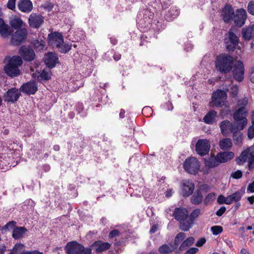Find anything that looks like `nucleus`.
Segmentation results:
<instances>
[{
	"mask_svg": "<svg viewBox=\"0 0 254 254\" xmlns=\"http://www.w3.org/2000/svg\"><path fill=\"white\" fill-rule=\"evenodd\" d=\"M233 61V57L229 55L220 54L216 58L215 68L221 73H228L232 69Z\"/></svg>",
	"mask_w": 254,
	"mask_h": 254,
	"instance_id": "obj_1",
	"label": "nucleus"
},
{
	"mask_svg": "<svg viewBox=\"0 0 254 254\" xmlns=\"http://www.w3.org/2000/svg\"><path fill=\"white\" fill-rule=\"evenodd\" d=\"M22 64V60L19 56H13L4 67L5 73L9 77H14L20 73L19 67Z\"/></svg>",
	"mask_w": 254,
	"mask_h": 254,
	"instance_id": "obj_2",
	"label": "nucleus"
},
{
	"mask_svg": "<svg viewBox=\"0 0 254 254\" xmlns=\"http://www.w3.org/2000/svg\"><path fill=\"white\" fill-rule=\"evenodd\" d=\"M248 112L246 108H239L233 114V119L237 129L243 130L248 124Z\"/></svg>",
	"mask_w": 254,
	"mask_h": 254,
	"instance_id": "obj_3",
	"label": "nucleus"
},
{
	"mask_svg": "<svg viewBox=\"0 0 254 254\" xmlns=\"http://www.w3.org/2000/svg\"><path fill=\"white\" fill-rule=\"evenodd\" d=\"M66 254H91L90 248H85L76 241L68 242L65 247Z\"/></svg>",
	"mask_w": 254,
	"mask_h": 254,
	"instance_id": "obj_4",
	"label": "nucleus"
},
{
	"mask_svg": "<svg viewBox=\"0 0 254 254\" xmlns=\"http://www.w3.org/2000/svg\"><path fill=\"white\" fill-rule=\"evenodd\" d=\"M153 13L147 9L141 10L136 17V22L141 28L148 27L152 22Z\"/></svg>",
	"mask_w": 254,
	"mask_h": 254,
	"instance_id": "obj_5",
	"label": "nucleus"
},
{
	"mask_svg": "<svg viewBox=\"0 0 254 254\" xmlns=\"http://www.w3.org/2000/svg\"><path fill=\"white\" fill-rule=\"evenodd\" d=\"M28 31L26 28L16 30L10 35V44L14 46H19L24 43L27 39Z\"/></svg>",
	"mask_w": 254,
	"mask_h": 254,
	"instance_id": "obj_6",
	"label": "nucleus"
},
{
	"mask_svg": "<svg viewBox=\"0 0 254 254\" xmlns=\"http://www.w3.org/2000/svg\"><path fill=\"white\" fill-rule=\"evenodd\" d=\"M226 92L222 90H217L213 92L211 101L209 102L210 107H222L227 99Z\"/></svg>",
	"mask_w": 254,
	"mask_h": 254,
	"instance_id": "obj_7",
	"label": "nucleus"
},
{
	"mask_svg": "<svg viewBox=\"0 0 254 254\" xmlns=\"http://www.w3.org/2000/svg\"><path fill=\"white\" fill-rule=\"evenodd\" d=\"M183 167L187 172L195 175L197 173L199 170V162L195 157H190L186 159Z\"/></svg>",
	"mask_w": 254,
	"mask_h": 254,
	"instance_id": "obj_8",
	"label": "nucleus"
},
{
	"mask_svg": "<svg viewBox=\"0 0 254 254\" xmlns=\"http://www.w3.org/2000/svg\"><path fill=\"white\" fill-rule=\"evenodd\" d=\"M21 95V92L18 89L13 87L8 89L4 94L3 99L5 102L14 103L16 102Z\"/></svg>",
	"mask_w": 254,
	"mask_h": 254,
	"instance_id": "obj_9",
	"label": "nucleus"
},
{
	"mask_svg": "<svg viewBox=\"0 0 254 254\" xmlns=\"http://www.w3.org/2000/svg\"><path fill=\"white\" fill-rule=\"evenodd\" d=\"M210 148V143L206 139H199L195 145V151L201 156H203L208 154Z\"/></svg>",
	"mask_w": 254,
	"mask_h": 254,
	"instance_id": "obj_10",
	"label": "nucleus"
},
{
	"mask_svg": "<svg viewBox=\"0 0 254 254\" xmlns=\"http://www.w3.org/2000/svg\"><path fill=\"white\" fill-rule=\"evenodd\" d=\"M244 65L241 61H237L232 70L234 78L238 82H242L244 78Z\"/></svg>",
	"mask_w": 254,
	"mask_h": 254,
	"instance_id": "obj_11",
	"label": "nucleus"
},
{
	"mask_svg": "<svg viewBox=\"0 0 254 254\" xmlns=\"http://www.w3.org/2000/svg\"><path fill=\"white\" fill-rule=\"evenodd\" d=\"M247 18L246 10L240 8L236 10V14L234 15L233 19L235 25L238 27H241L245 24Z\"/></svg>",
	"mask_w": 254,
	"mask_h": 254,
	"instance_id": "obj_12",
	"label": "nucleus"
},
{
	"mask_svg": "<svg viewBox=\"0 0 254 254\" xmlns=\"http://www.w3.org/2000/svg\"><path fill=\"white\" fill-rule=\"evenodd\" d=\"M19 54L24 60L31 62L35 58V53L34 50L29 46H22L19 49Z\"/></svg>",
	"mask_w": 254,
	"mask_h": 254,
	"instance_id": "obj_13",
	"label": "nucleus"
},
{
	"mask_svg": "<svg viewBox=\"0 0 254 254\" xmlns=\"http://www.w3.org/2000/svg\"><path fill=\"white\" fill-rule=\"evenodd\" d=\"M44 18L40 14L32 13L29 16L28 23L29 26L33 28H39L44 23Z\"/></svg>",
	"mask_w": 254,
	"mask_h": 254,
	"instance_id": "obj_14",
	"label": "nucleus"
},
{
	"mask_svg": "<svg viewBox=\"0 0 254 254\" xmlns=\"http://www.w3.org/2000/svg\"><path fill=\"white\" fill-rule=\"evenodd\" d=\"M228 38L225 39V45L227 50L234 51L238 45L239 38L233 32L229 31Z\"/></svg>",
	"mask_w": 254,
	"mask_h": 254,
	"instance_id": "obj_15",
	"label": "nucleus"
},
{
	"mask_svg": "<svg viewBox=\"0 0 254 254\" xmlns=\"http://www.w3.org/2000/svg\"><path fill=\"white\" fill-rule=\"evenodd\" d=\"M236 123H231L228 120H225L221 122L220 127L222 134L227 136L229 132H232L235 129H238Z\"/></svg>",
	"mask_w": 254,
	"mask_h": 254,
	"instance_id": "obj_16",
	"label": "nucleus"
},
{
	"mask_svg": "<svg viewBox=\"0 0 254 254\" xmlns=\"http://www.w3.org/2000/svg\"><path fill=\"white\" fill-rule=\"evenodd\" d=\"M49 43L57 48L60 46L64 42V37L63 35L58 32L50 33L48 35Z\"/></svg>",
	"mask_w": 254,
	"mask_h": 254,
	"instance_id": "obj_17",
	"label": "nucleus"
},
{
	"mask_svg": "<svg viewBox=\"0 0 254 254\" xmlns=\"http://www.w3.org/2000/svg\"><path fill=\"white\" fill-rule=\"evenodd\" d=\"M58 59L57 55L55 53L49 52L44 56L45 64L49 68H53L56 66Z\"/></svg>",
	"mask_w": 254,
	"mask_h": 254,
	"instance_id": "obj_18",
	"label": "nucleus"
},
{
	"mask_svg": "<svg viewBox=\"0 0 254 254\" xmlns=\"http://www.w3.org/2000/svg\"><path fill=\"white\" fill-rule=\"evenodd\" d=\"M38 88L35 81H30L23 84L20 88V90L27 94H34Z\"/></svg>",
	"mask_w": 254,
	"mask_h": 254,
	"instance_id": "obj_19",
	"label": "nucleus"
},
{
	"mask_svg": "<svg viewBox=\"0 0 254 254\" xmlns=\"http://www.w3.org/2000/svg\"><path fill=\"white\" fill-rule=\"evenodd\" d=\"M235 15L234 11L230 5H226L222 11V16L224 21L226 23L230 22Z\"/></svg>",
	"mask_w": 254,
	"mask_h": 254,
	"instance_id": "obj_20",
	"label": "nucleus"
},
{
	"mask_svg": "<svg viewBox=\"0 0 254 254\" xmlns=\"http://www.w3.org/2000/svg\"><path fill=\"white\" fill-rule=\"evenodd\" d=\"M13 33V29L6 24L3 19L0 18V35L3 38H8Z\"/></svg>",
	"mask_w": 254,
	"mask_h": 254,
	"instance_id": "obj_21",
	"label": "nucleus"
},
{
	"mask_svg": "<svg viewBox=\"0 0 254 254\" xmlns=\"http://www.w3.org/2000/svg\"><path fill=\"white\" fill-rule=\"evenodd\" d=\"M194 189V186L191 182L185 180L182 186L181 194L183 196H188L191 194Z\"/></svg>",
	"mask_w": 254,
	"mask_h": 254,
	"instance_id": "obj_22",
	"label": "nucleus"
},
{
	"mask_svg": "<svg viewBox=\"0 0 254 254\" xmlns=\"http://www.w3.org/2000/svg\"><path fill=\"white\" fill-rule=\"evenodd\" d=\"M188 216V211L185 208H176L173 213L175 219L179 222L183 220L185 218H187Z\"/></svg>",
	"mask_w": 254,
	"mask_h": 254,
	"instance_id": "obj_23",
	"label": "nucleus"
},
{
	"mask_svg": "<svg viewBox=\"0 0 254 254\" xmlns=\"http://www.w3.org/2000/svg\"><path fill=\"white\" fill-rule=\"evenodd\" d=\"M9 24L15 30L25 28V23L19 17L14 16L10 18Z\"/></svg>",
	"mask_w": 254,
	"mask_h": 254,
	"instance_id": "obj_24",
	"label": "nucleus"
},
{
	"mask_svg": "<svg viewBox=\"0 0 254 254\" xmlns=\"http://www.w3.org/2000/svg\"><path fill=\"white\" fill-rule=\"evenodd\" d=\"M242 35L245 41H250L254 38V24L243 28Z\"/></svg>",
	"mask_w": 254,
	"mask_h": 254,
	"instance_id": "obj_25",
	"label": "nucleus"
},
{
	"mask_svg": "<svg viewBox=\"0 0 254 254\" xmlns=\"http://www.w3.org/2000/svg\"><path fill=\"white\" fill-rule=\"evenodd\" d=\"M17 6L20 11L26 13H29L33 9V4L30 0H20Z\"/></svg>",
	"mask_w": 254,
	"mask_h": 254,
	"instance_id": "obj_26",
	"label": "nucleus"
},
{
	"mask_svg": "<svg viewBox=\"0 0 254 254\" xmlns=\"http://www.w3.org/2000/svg\"><path fill=\"white\" fill-rule=\"evenodd\" d=\"M32 77L36 80H48L51 78V72L46 69H44L41 72L36 71L32 74Z\"/></svg>",
	"mask_w": 254,
	"mask_h": 254,
	"instance_id": "obj_27",
	"label": "nucleus"
},
{
	"mask_svg": "<svg viewBox=\"0 0 254 254\" xmlns=\"http://www.w3.org/2000/svg\"><path fill=\"white\" fill-rule=\"evenodd\" d=\"M92 246L95 247L96 252L100 254L106 250H109L111 247V245L108 242L97 241L93 244Z\"/></svg>",
	"mask_w": 254,
	"mask_h": 254,
	"instance_id": "obj_28",
	"label": "nucleus"
},
{
	"mask_svg": "<svg viewBox=\"0 0 254 254\" xmlns=\"http://www.w3.org/2000/svg\"><path fill=\"white\" fill-rule=\"evenodd\" d=\"M216 156L219 163H221L227 162L232 159L234 157V154L231 151H224L219 152Z\"/></svg>",
	"mask_w": 254,
	"mask_h": 254,
	"instance_id": "obj_29",
	"label": "nucleus"
},
{
	"mask_svg": "<svg viewBox=\"0 0 254 254\" xmlns=\"http://www.w3.org/2000/svg\"><path fill=\"white\" fill-rule=\"evenodd\" d=\"M180 13L179 10L175 6L171 7L165 15L166 20L170 21L177 17Z\"/></svg>",
	"mask_w": 254,
	"mask_h": 254,
	"instance_id": "obj_30",
	"label": "nucleus"
},
{
	"mask_svg": "<svg viewBox=\"0 0 254 254\" xmlns=\"http://www.w3.org/2000/svg\"><path fill=\"white\" fill-rule=\"evenodd\" d=\"M28 232V230L24 227H15L13 230L12 237L14 239H19Z\"/></svg>",
	"mask_w": 254,
	"mask_h": 254,
	"instance_id": "obj_31",
	"label": "nucleus"
},
{
	"mask_svg": "<svg viewBox=\"0 0 254 254\" xmlns=\"http://www.w3.org/2000/svg\"><path fill=\"white\" fill-rule=\"evenodd\" d=\"M179 222V228L184 231H188L192 227L193 224V222L190 219L189 216L187 218H185Z\"/></svg>",
	"mask_w": 254,
	"mask_h": 254,
	"instance_id": "obj_32",
	"label": "nucleus"
},
{
	"mask_svg": "<svg viewBox=\"0 0 254 254\" xmlns=\"http://www.w3.org/2000/svg\"><path fill=\"white\" fill-rule=\"evenodd\" d=\"M217 113L216 111L211 110L203 118V121L207 124H212L215 122Z\"/></svg>",
	"mask_w": 254,
	"mask_h": 254,
	"instance_id": "obj_33",
	"label": "nucleus"
},
{
	"mask_svg": "<svg viewBox=\"0 0 254 254\" xmlns=\"http://www.w3.org/2000/svg\"><path fill=\"white\" fill-rule=\"evenodd\" d=\"M176 249V248L173 244H164L158 248V251L161 254H167L173 252Z\"/></svg>",
	"mask_w": 254,
	"mask_h": 254,
	"instance_id": "obj_34",
	"label": "nucleus"
},
{
	"mask_svg": "<svg viewBox=\"0 0 254 254\" xmlns=\"http://www.w3.org/2000/svg\"><path fill=\"white\" fill-rule=\"evenodd\" d=\"M32 44L35 50L37 51H41L46 49V42L42 39L34 40L32 42Z\"/></svg>",
	"mask_w": 254,
	"mask_h": 254,
	"instance_id": "obj_35",
	"label": "nucleus"
},
{
	"mask_svg": "<svg viewBox=\"0 0 254 254\" xmlns=\"http://www.w3.org/2000/svg\"><path fill=\"white\" fill-rule=\"evenodd\" d=\"M219 144L222 150H227L231 148L232 143L231 139L225 138L219 141Z\"/></svg>",
	"mask_w": 254,
	"mask_h": 254,
	"instance_id": "obj_36",
	"label": "nucleus"
},
{
	"mask_svg": "<svg viewBox=\"0 0 254 254\" xmlns=\"http://www.w3.org/2000/svg\"><path fill=\"white\" fill-rule=\"evenodd\" d=\"M240 129H235L232 132L233 138L235 143L238 145H241L243 141V135L240 131Z\"/></svg>",
	"mask_w": 254,
	"mask_h": 254,
	"instance_id": "obj_37",
	"label": "nucleus"
},
{
	"mask_svg": "<svg viewBox=\"0 0 254 254\" xmlns=\"http://www.w3.org/2000/svg\"><path fill=\"white\" fill-rule=\"evenodd\" d=\"M250 156V153L248 152V150H245L240 154V155L236 159L237 163L238 165H242L245 163L248 159V157Z\"/></svg>",
	"mask_w": 254,
	"mask_h": 254,
	"instance_id": "obj_38",
	"label": "nucleus"
},
{
	"mask_svg": "<svg viewBox=\"0 0 254 254\" xmlns=\"http://www.w3.org/2000/svg\"><path fill=\"white\" fill-rule=\"evenodd\" d=\"M205 164L208 168H212L218 166L220 163L217 158V156L214 157H210L205 160Z\"/></svg>",
	"mask_w": 254,
	"mask_h": 254,
	"instance_id": "obj_39",
	"label": "nucleus"
},
{
	"mask_svg": "<svg viewBox=\"0 0 254 254\" xmlns=\"http://www.w3.org/2000/svg\"><path fill=\"white\" fill-rule=\"evenodd\" d=\"M194 242V239L192 237H190L184 240L179 247V250L181 251L186 250L189 246H191Z\"/></svg>",
	"mask_w": 254,
	"mask_h": 254,
	"instance_id": "obj_40",
	"label": "nucleus"
},
{
	"mask_svg": "<svg viewBox=\"0 0 254 254\" xmlns=\"http://www.w3.org/2000/svg\"><path fill=\"white\" fill-rule=\"evenodd\" d=\"M203 196L200 190L195 192L191 197V202L194 204H199L202 201Z\"/></svg>",
	"mask_w": 254,
	"mask_h": 254,
	"instance_id": "obj_41",
	"label": "nucleus"
},
{
	"mask_svg": "<svg viewBox=\"0 0 254 254\" xmlns=\"http://www.w3.org/2000/svg\"><path fill=\"white\" fill-rule=\"evenodd\" d=\"M245 193V189L238 190L233 194L229 195L233 202L239 201Z\"/></svg>",
	"mask_w": 254,
	"mask_h": 254,
	"instance_id": "obj_42",
	"label": "nucleus"
},
{
	"mask_svg": "<svg viewBox=\"0 0 254 254\" xmlns=\"http://www.w3.org/2000/svg\"><path fill=\"white\" fill-rule=\"evenodd\" d=\"M186 237V235L184 232L179 233L175 237L173 245L176 248H178L179 244L182 242Z\"/></svg>",
	"mask_w": 254,
	"mask_h": 254,
	"instance_id": "obj_43",
	"label": "nucleus"
},
{
	"mask_svg": "<svg viewBox=\"0 0 254 254\" xmlns=\"http://www.w3.org/2000/svg\"><path fill=\"white\" fill-rule=\"evenodd\" d=\"M58 50L63 53H66L71 49V46L66 44H62L57 48Z\"/></svg>",
	"mask_w": 254,
	"mask_h": 254,
	"instance_id": "obj_44",
	"label": "nucleus"
},
{
	"mask_svg": "<svg viewBox=\"0 0 254 254\" xmlns=\"http://www.w3.org/2000/svg\"><path fill=\"white\" fill-rule=\"evenodd\" d=\"M200 213L201 210L200 209H195L192 211L189 217L194 223L195 219L199 216V215L200 214Z\"/></svg>",
	"mask_w": 254,
	"mask_h": 254,
	"instance_id": "obj_45",
	"label": "nucleus"
},
{
	"mask_svg": "<svg viewBox=\"0 0 254 254\" xmlns=\"http://www.w3.org/2000/svg\"><path fill=\"white\" fill-rule=\"evenodd\" d=\"M239 91V87L237 85H233L230 88V96L232 98H235L237 96Z\"/></svg>",
	"mask_w": 254,
	"mask_h": 254,
	"instance_id": "obj_46",
	"label": "nucleus"
},
{
	"mask_svg": "<svg viewBox=\"0 0 254 254\" xmlns=\"http://www.w3.org/2000/svg\"><path fill=\"white\" fill-rule=\"evenodd\" d=\"M252 125L248 129V137L250 139H252L254 137V120H252Z\"/></svg>",
	"mask_w": 254,
	"mask_h": 254,
	"instance_id": "obj_47",
	"label": "nucleus"
},
{
	"mask_svg": "<svg viewBox=\"0 0 254 254\" xmlns=\"http://www.w3.org/2000/svg\"><path fill=\"white\" fill-rule=\"evenodd\" d=\"M211 231L214 235H217L223 231V228L220 226H214L211 227Z\"/></svg>",
	"mask_w": 254,
	"mask_h": 254,
	"instance_id": "obj_48",
	"label": "nucleus"
},
{
	"mask_svg": "<svg viewBox=\"0 0 254 254\" xmlns=\"http://www.w3.org/2000/svg\"><path fill=\"white\" fill-rule=\"evenodd\" d=\"M23 245L20 244H16L13 249L11 250L10 254H18L19 253V249H22Z\"/></svg>",
	"mask_w": 254,
	"mask_h": 254,
	"instance_id": "obj_49",
	"label": "nucleus"
},
{
	"mask_svg": "<svg viewBox=\"0 0 254 254\" xmlns=\"http://www.w3.org/2000/svg\"><path fill=\"white\" fill-rule=\"evenodd\" d=\"M248 12L253 15H254V1L251 0L250 1L248 4Z\"/></svg>",
	"mask_w": 254,
	"mask_h": 254,
	"instance_id": "obj_50",
	"label": "nucleus"
},
{
	"mask_svg": "<svg viewBox=\"0 0 254 254\" xmlns=\"http://www.w3.org/2000/svg\"><path fill=\"white\" fill-rule=\"evenodd\" d=\"M243 175V172L241 170H237L235 172H232L231 174V177L235 179H240Z\"/></svg>",
	"mask_w": 254,
	"mask_h": 254,
	"instance_id": "obj_51",
	"label": "nucleus"
},
{
	"mask_svg": "<svg viewBox=\"0 0 254 254\" xmlns=\"http://www.w3.org/2000/svg\"><path fill=\"white\" fill-rule=\"evenodd\" d=\"M16 222L14 221H11L8 222L6 225L3 226L2 228V230H7L8 229H12L15 228Z\"/></svg>",
	"mask_w": 254,
	"mask_h": 254,
	"instance_id": "obj_52",
	"label": "nucleus"
},
{
	"mask_svg": "<svg viewBox=\"0 0 254 254\" xmlns=\"http://www.w3.org/2000/svg\"><path fill=\"white\" fill-rule=\"evenodd\" d=\"M249 169L252 170L254 168V155H250V157L248 159Z\"/></svg>",
	"mask_w": 254,
	"mask_h": 254,
	"instance_id": "obj_53",
	"label": "nucleus"
},
{
	"mask_svg": "<svg viewBox=\"0 0 254 254\" xmlns=\"http://www.w3.org/2000/svg\"><path fill=\"white\" fill-rule=\"evenodd\" d=\"M16 0H8L7 3V7L11 10H13L15 8Z\"/></svg>",
	"mask_w": 254,
	"mask_h": 254,
	"instance_id": "obj_54",
	"label": "nucleus"
},
{
	"mask_svg": "<svg viewBox=\"0 0 254 254\" xmlns=\"http://www.w3.org/2000/svg\"><path fill=\"white\" fill-rule=\"evenodd\" d=\"M248 104V100L246 99L240 100L238 102V106L240 108H246V106Z\"/></svg>",
	"mask_w": 254,
	"mask_h": 254,
	"instance_id": "obj_55",
	"label": "nucleus"
},
{
	"mask_svg": "<svg viewBox=\"0 0 254 254\" xmlns=\"http://www.w3.org/2000/svg\"><path fill=\"white\" fill-rule=\"evenodd\" d=\"M226 208L225 206H222L216 212V215L217 216H221L226 211Z\"/></svg>",
	"mask_w": 254,
	"mask_h": 254,
	"instance_id": "obj_56",
	"label": "nucleus"
},
{
	"mask_svg": "<svg viewBox=\"0 0 254 254\" xmlns=\"http://www.w3.org/2000/svg\"><path fill=\"white\" fill-rule=\"evenodd\" d=\"M120 234V232L118 230H113L110 232L109 235V237L110 238H113L116 237V236H119Z\"/></svg>",
	"mask_w": 254,
	"mask_h": 254,
	"instance_id": "obj_57",
	"label": "nucleus"
},
{
	"mask_svg": "<svg viewBox=\"0 0 254 254\" xmlns=\"http://www.w3.org/2000/svg\"><path fill=\"white\" fill-rule=\"evenodd\" d=\"M198 251L197 248H191L187 250L184 254H195Z\"/></svg>",
	"mask_w": 254,
	"mask_h": 254,
	"instance_id": "obj_58",
	"label": "nucleus"
},
{
	"mask_svg": "<svg viewBox=\"0 0 254 254\" xmlns=\"http://www.w3.org/2000/svg\"><path fill=\"white\" fill-rule=\"evenodd\" d=\"M217 202L220 204H226V197L222 195H220L217 198Z\"/></svg>",
	"mask_w": 254,
	"mask_h": 254,
	"instance_id": "obj_59",
	"label": "nucleus"
},
{
	"mask_svg": "<svg viewBox=\"0 0 254 254\" xmlns=\"http://www.w3.org/2000/svg\"><path fill=\"white\" fill-rule=\"evenodd\" d=\"M152 112V109L148 106L144 107L142 110V113L143 115H145V114L146 113H148V114H151Z\"/></svg>",
	"mask_w": 254,
	"mask_h": 254,
	"instance_id": "obj_60",
	"label": "nucleus"
},
{
	"mask_svg": "<svg viewBox=\"0 0 254 254\" xmlns=\"http://www.w3.org/2000/svg\"><path fill=\"white\" fill-rule=\"evenodd\" d=\"M247 191L248 192H254V181L248 185Z\"/></svg>",
	"mask_w": 254,
	"mask_h": 254,
	"instance_id": "obj_61",
	"label": "nucleus"
},
{
	"mask_svg": "<svg viewBox=\"0 0 254 254\" xmlns=\"http://www.w3.org/2000/svg\"><path fill=\"white\" fill-rule=\"evenodd\" d=\"M206 240L205 238H201L196 243L195 245L197 247H200L203 245V244L205 243Z\"/></svg>",
	"mask_w": 254,
	"mask_h": 254,
	"instance_id": "obj_62",
	"label": "nucleus"
},
{
	"mask_svg": "<svg viewBox=\"0 0 254 254\" xmlns=\"http://www.w3.org/2000/svg\"><path fill=\"white\" fill-rule=\"evenodd\" d=\"M158 228V225L157 224H154L150 229V233L152 234L155 233L157 231Z\"/></svg>",
	"mask_w": 254,
	"mask_h": 254,
	"instance_id": "obj_63",
	"label": "nucleus"
},
{
	"mask_svg": "<svg viewBox=\"0 0 254 254\" xmlns=\"http://www.w3.org/2000/svg\"><path fill=\"white\" fill-rule=\"evenodd\" d=\"M246 150H248V152L250 155H254V144L250 147H248Z\"/></svg>",
	"mask_w": 254,
	"mask_h": 254,
	"instance_id": "obj_64",
	"label": "nucleus"
}]
</instances>
